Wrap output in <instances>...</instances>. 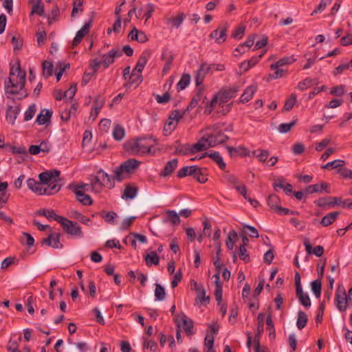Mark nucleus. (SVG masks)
Listing matches in <instances>:
<instances>
[{"mask_svg": "<svg viewBox=\"0 0 352 352\" xmlns=\"http://www.w3.org/2000/svg\"><path fill=\"white\" fill-rule=\"evenodd\" d=\"M26 72L22 70L19 61L16 65L11 66L9 77L4 82V90L7 98L10 95L19 96L18 100H21L28 96L27 91L25 89Z\"/></svg>", "mask_w": 352, "mask_h": 352, "instance_id": "f257e3e1", "label": "nucleus"}, {"mask_svg": "<svg viewBox=\"0 0 352 352\" xmlns=\"http://www.w3.org/2000/svg\"><path fill=\"white\" fill-rule=\"evenodd\" d=\"M60 174L59 170L54 169L43 172L38 175L41 182L43 184H47V187L43 189V195H54L60 190L62 184L59 178Z\"/></svg>", "mask_w": 352, "mask_h": 352, "instance_id": "f03ea898", "label": "nucleus"}, {"mask_svg": "<svg viewBox=\"0 0 352 352\" xmlns=\"http://www.w3.org/2000/svg\"><path fill=\"white\" fill-rule=\"evenodd\" d=\"M155 140L151 138H138L133 142H127L124 144V148L131 155L144 154L151 152Z\"/></svg>", "mask_w": 352, "mask_h": 352, "instance_id": "7ed1b4c3", "label": "nucleus"}, {"mask_svg": "<svg viewBox=\"0 0 352 352\" xmlns=\"http://www.w3.org/2000/svg\"><path fill=\"white\" fill-rule=\"evenodd\" d=\"M140 162L134 158H130L122 162L114 170V179L122 182L126 178L125 175L133 174L139 167Z\"/></svg>", "mask_w": 352, "mask_h": 352, "instance_id": "20e7f679", "label": "nucleus"}, {"mask_svg": "<svg viewBox=\"0 0 352 352\" xmlns=\"http://www.w3.org/2000/svg\"><path fill=\"white\" fill-rule=\"evenodd\" d=\"M89 184L76 185L70 184L68 188L71 190L76 195V199L84 206H90L93 204L91 197L85 194L83 191L85 187H88Z\"/></svg>", "mask_w": 352, "mask_h": 352, "instance_id": "39448f33", "label": "nucleus"}, {"mask_svg": "<svg viewBox=\"0 0 352 352\" xmlns=\"http://www.w3.org/2000/svg\"><path fill=\"white\" fill-rule=\"evenodd\" d=\"M59 223L67 234L72 236H82L83 233L81 230V227L78 223H74L66 217H63Z\"/></svg>", "mask_w": 352, "mask_h": 352, "instance_id": "423d86ee", "label": "nucleus"}, {"mask_svg": "<svg viewBox=\"0 0 352 352\" xmlns=\"http://www.w3.org/2000/svg\"><path fill=\"white\" fill-rule=\"evenodd\" d=\"M239 91L237 85L231 87L221 89L217 94L219 99V105L221 106L228 102L230 99L234 98Z\"/></svg>", "mask_w": 352, "mask_h": 352, "instance_id": "0eeeda50", "label": "nucleus"}, {"mask_svg": "<svg viewBox=\"0 0 352 352\" xmlns=\"http://www.w3.org/2000/svg\"><path fill=\"white\" fill-rule=\"evenodd\" d=\"M348 298L345 288L343 285H338L335 297V305L340 311H345L348 307Z\"/></svg>", "mask_w": 352, "mask_h": 352, "instance_id": "6e6552de", "label": "nucleus"}, {"mask_svg": "<svg viewBox=\"0 0 352 352\" xmlns=\"http://www.w3.org/2000/svg\"><path fill=\"white\" fill-rule=\"evenodd\" d=\"M229 139L228 136L226 135L221 131H216L209 134L206 138L209 147H214L217 144H222Z\"/></svg>", "mask_w": 352, "mask_h": 352, "instance_id": "1a4fd4ad", "label": "nucleus"}, {"mask_svg": "<svg viewBox=\"0 0 352 352\" xmlns=\"http://www.w3.org/2000/svg\"><path fill=\"white\" fill-rule=\"evenodd\" d=\"M206 100L207 98L204 94V89L199 87L197 90L196 94L192 97L190 104L184 111V113H186L187 111H189L190 109H192L196 107H200V106H199V102H201L202 104H205Z\"/></svg>", "mask_w": 352, "mask_h": 352, "instance_id": "9d476101", "label": "nucleus"}, {"mask_svg": "<svg viewBox=\"0 0 352 352\" xmlns=\"http://www.w3.org/2000/svg\"><path fill=\"white\" fill-rule=\"evenodd\" d=\"M324 191L326 193H330V184L325 182L320 184L309 185L305 188V195L313 193H322Z\"/></svg>", "mask_w": 352, "mask_h": 352, "instance_id": "9b49d317", "label": "nucleus"}, {"mask_svg": "<svg viewBox=\"0 0 352 352\" xmlns=\"http://www.w3.org/2000/svg\"><path fill=\"white\" fill-rule=\"evenodd\" d=\"M122 55V52L119 49L113 48L107 54H103L102 56V65L104 68H107L110 65L114 63L116 57Z\"/></svg>", "mask_w": 352, "mask_h": 352, "instance_id": "f8f14e48", "label": "nucleus"}, {"mask_svg": "<svg viewBox=\"0 0 352 352\" xmlns=\"http://www.w3.org/2000/svg\"><path fill=\"white\" fill-rule=\"evenodd\" d=\"M228 28V24L225 23L222 26L212 31L209 36L211 38H216V42L219 44L223 43L227 38Z\"/></svg>", "mask_w": 352, "mask_h": 352, "instance_id": "ddd939ff", "label": "nucleus"}, {"mask_svg": "<svg viewBox=\"0 0 352 352\" xmlns=\"http://www.w3.org/2000/svg\"><path fill=\"white\" fill-rule=\"evenodd\" d=\"M342 199L340 197H320L318 200L314 201V204L318 207H334L340 205Z\"/></svg>", "mask_w": 352, "mask_h": 352, "instance_id": "4468645a", "label": "nucleus"}, {"mask_svg": "<svg viewBox=\"0 0 352 352\" xmlns=\"http://www.w3.org/2000/svg\"><path fill=\"white\" fill-rule=\"evenodd\" d=\"M212 69L211 65H208L207 63H202L199 69L197 72L195 76V84L196 86L199 87L201 85L204 81V79L206 74L209 73V72Z\"/></svg>", "mask_w": 352, "mask_h": 352, "instance_id": "2eb2a0df", "label": "nucleus"}, {"mask_svg": "<svg viewBox=\"0 0 352 352\" xmlns=\"http://www.w3.org/2000/svg\"><path fill=\"white\" fill-rule=\"evenodd\" d=\"M60 234L59 233H51L48 237L43 239L42 243L54 248H60L63 245L60 242Z\"/></svg>", "mask_w": 352, "mask_h": 352, "instance_id": "dca6fc26", "label": "nucleus"}, {"mask_svg": "<svg viewBox=\"0 0 352 352\" xmlns=\"http://www.w3.org/2000/svg\"><path fill=\"white\" fill-rule=\"evenodd\" d=\"M151 56V52L149 50H144L141 56H140L138 63L133 69L135 71H137L138 73H142L144 67L146 65L148 59Z\"/></svg>", "mask_w": 352, "mask_h": 352, "instance_id": "f3484780", "label": "nucleus"}, {"mask_svg": "<svg viewBox=\"0 0 352 352\" xmlns=\"http://www.w3.org/2000/svg\"><path fill=\"white\" fill-rule=\"evenodd\" d=\"M177 159H173L166 162L163 170L160 173L159 175L161 177H166L170 176L177 167Z\"/></svg>", "mask_w": 352, "mask_h": 352, "instance_id": "a211bd4d", "label": "nucleus"}, {"mask_svg": "<svg viewBox=\"0 0 352 352\" xmlns=\"http://www.w3.org/2000/svg\"><path fill=\"white\" fill-rule=\"evenodd\" d=\"M304 245L308 254H315L316 256L320 257L324 253V248L322 245H317L313 248L308 239H305Z\"/></svg>", "mask_w": 352, "mask_h": 352, "instance_id": "6ab92c4d", "label": "nucleus"}, {"mask_svg": "<svg viewBox=\"0 0 352 352\" xmlns=\"http://www.w3.org/2000/svg\"><path fill=\"white\" fill-rule=\"evenodd\" d=\"M90 25H91V21L85 23L82 26V28L77 32L76 36L74 37L73 42H72L73 47L77 46L82 41L85 35L89 32Z\"/></svg>", "mask_w": 352, "mask_h": 352, "instance_id": "aec40b11", "label": "nucleus"}, {"mask_svg": "<svg viewBox=\"0 0 352 352\" xmlns=\"http://www.w3.org/2000/svg\"><path fill=\"white\" fill-rule=\"evenodd\" d=\"M206 156L209 157L214 162H215L218 164L220 169L224 170L226 168V164L223 162V160L219 152L214 151L213 153H205L199 157V159H202Z\"/></svg>", "mask_w": 352, "mask_h": 352, "instance_id": "412c9836", "label": "nucleus"}, {"mask_svg": "<svg viewBox=\"0 0 352 352\" xmlns=\"http://www.w3.org/2000/svg\"><path fill=\"white\" fill-rule=\"evenodd\" d=\"M20 107L19 106L16 107H9L7 109L6 119L7 122L13 125L15 122V120L20 113Z\"/></svg>", "mask_w": 352, "mask_h": 352, "instance_id": "4be33fe9", "label": "nucleus"}, {"mask_svg": "<svg viewBox=\"0 0 352 352\" xmlns=\"http://www.w3.org/2000/svg\"><path fill=\"white\" fill-rule=\"evenodd\" d=\"M258 87L256 85H251L248 86L244 91L243 94L240 98V102L245 103L249 102L253 97L255 92L257 91Z\"/></svg>", "mask_w": 352, "mask_h": 352, "instance_id": "5701e85b", "label": "nucleus"}, {"mask_svg": "<svg viewBox=\"0 0 352 352\" xmlns=\"http://www.w3.org/2000/svg\"><path fill=\"white\" fill-rule=\"evenodd\" d=\"M98 174H100L102 185L111 188L114 187V175L111 176L107 173L104 172L102 169L98 170Z\"/></svg>", "mask_w": 352, "mask_h": 352, "instance_id": "b1692460", "label": "nucleus"}, {"mask_svg": "<svg viewBox=\"0 0 352 352\" xmlns=\"http://www.w3.org/2000/svg\"><path fill=\"white\" fill-rule=\"evenodd\" d=\"M90 185L92 190L95 192L98 193L101 192L104 186L102 185L100 174L97 173L96 175L90 176Z\"/></svg>", "mask_w": 352, "mask_h": 352, "instance_id": "393cba45", "label": "nucleus"}, {"mask_svg": "<svg viewBox=\"0 0 352 352\" xmlns=\"http://www.w3.org/2000/svg\"><path fill=\"white\" fill-rule=\"evenodd\" d=\"M138 192V188L131 185V184H128L126 185L125 188L124 190V192L122 195V199H132L136 197Z\"/></svg>", "mask_w": 352, "mask_h": 352, "instance_id": "a878e982", "label": "nucleus"}, {"mask_svg": "<svg viewBox=\"0 0 352 352\" xmlns=\"http://www.w3.org/2000/svg\"><path fill=\"white\" fill-rule=\"evenodd\" d=\"M340 214V212L333 211L331 212L324 217H323L320 221V224L324 227H327L333 223L338 219Z\"/></svg>", "mask_w": 352, "mask_h": 352, "instance_id": "bb28decb", "label": "nucleus"}, {"mask_svg": "<svg viewBox=\"0 0 352 352\" xmlns=\"http://www.w3.org/2000/svg\"><path fill=\"white\" fill-rule=\"evenodd\" d=\"M42 183L40 182H37L34 178H29L27 180V185L29 189H30L34 192L41 195H43V188L41 186Z\"/></svg>", "mask_w": 352, "mask_h": 352, "instance_id": "cd10ccee", "label": "nucleus"}, {"mask_svg": "<svg viewBox=\"0 0 352 352\" xmlns=\"http://www.w3.org/2000/svg\"><path fill=\"white\" fill-rule=\"evenodd\" d=\"M175 154L178 155H186L191 153L192 148L188 144H182L179 141L175 142Z\"/></svg>", "mask_w": 352, "mask_h": 352, "instance_id": "c85d7f7f", "label": "nucleus"}, {"mask_svg": "<svg viewBox=\"0 0 352 352\" xmlns=\"http://www.w3.org/2000/svg\"><path fill=\"white\" fill-rule=\"evenodd\" d=\"M52 116V111H50L47 109H43L37 116L36 122L40 125L47 124L48 122H50Z\"/></svg>", "mask_w": 352, "mask_h": 352, "instance_id": "c756f323", "label": "nucleus"}, {"mask_svg": "<svg viewBox=\"0 0 352 352\" xmlns=\"http://www.w3.org/2000/svg\"><path fill=\"white\" fill-rule=\"evenodd\" d=\"M182 328L187 335L191 336L193 334V321L188 318L186 316H182Z\"/></svg>", "mask_w": 352, "mask_h": 352, "instance_id": "7c9ffc66", "label": "nucleus"}, {"mask_svg": "<svg viewBox=\"0 0 352 352\" xmlns=\"http://www.w3.org/2000/svg\"><path fill=\"white\" fill-rule=\"evenodd\" d=\"M296 296L298 298L301 305L305 307L311 306V300L309 296L303 292L302 288L296 289Z\"/></svg>", "mask_w": 352, "mask_h": 352, "instance_id": "2f4dec72", "label": "nucleus"}, {"mask_svg": "<svg viewBox=\"0 0 352 352\" xmlns=\"http://www.w3.org/2000/svg\"><path fill=\"white\" fill-rule=\"evenodd\" d=\"M196 293H197V297L195 298V300H196L197 303H198V302L208 303L209 302L210 297L206 295V291H205L204 286L201 285L200 287H197Z\"/></svg>", "mask_w": 352, "mask_h": 352, "instance_id": "473e14b6", "label": "nucleus"}, {"mask_svg": "<svg viewBox=\"0 0 352 352\" xmlns=\"http://www.w3.org/2000/svg\"><path fill=\"white\" fill-rule=\"evenodd\" d=\"M37 213L38 214L44 216L47 219H53L58 223L60 221V219L63 217V216L57 214L54 210H47L45 209L39 210L37 211Z\"/></svg>", "mask_w": 352, "mask_h": 352, "instance_id": "72a5a7b5", "label": "nucleus"}, {"mask_svg": "<svg viewBox=\"0 0 352 352\" xmlns=\"http://www.w3.org/2000/svg\"><path fill=\"white\" fill-rule=\"evenodd\" d=\"M237 240H238V236H237L236 231H234V230L230 231L227 236V239L226 241V244L227 248L230 250H232Z\"/></svg>", "mask_w": 352, "mask_h": 352, "instance_id": "f704fd0d", "label": "nucleus"}, {"mask_svg": "<svg viewBox=\"0 0 352 352\" xmlns=\"http://www.w3.org/2000/svg\"><path fill=\"white\" fill-rule=\"evenodd\" d=\"M296 60L295 58L292 57H284L283 58H280L276 63L272 64L270 65L271 69H277V67H280L286 65H289L294 63Z\"/></svg>", "mask_w": 352, "mask_h": 352, "instance_id": "c9c22d12", "label": "nucleus"}, {"mask_svg": "<svg viewBox=\"0 0 352 352\" xmlns=\"http://www.w3.org/2000/svg\"><path fill=\"white\" fill-rule=\"evenodd\" d=\"M142 81V76L141 73H138L137 71L133 69L131 76H129V82L125 85V87H131L133 84H139Z\"/></svg>", "mask_w": 352, "mask_h": 352, "instance_id": "e433bc0d", "label": "nucleus"}, {"mask_svg": "<svg viewBox=\"0 0 352 352\" xmlns=\"http://www.w3.org/2000/svg\"><path fill=\"white\" fill-rule=\"evenodd\" d=\"M307 321L308 318L306 313L302 311H299L298 312V318L296 322L298 328L300 330L302 329L307 325Z\"/></svg>", "mask_w": 352, "mask_h": 352, "instance_id": "4c0bfd02", "label": "nucleus"}, {"mask_svg": "<svg viewBox=\"0 0 352 352\" xmlns=\"http://www.w3.org/2000/svg\"><path fill=\"white\" fill-rule=\"evenodd\" d=\"M280 200L276 195H270L267 199L268 206L275 212L277 211V208H279Z\"/></svg>", "mask_w": 352, "mask_h": 352, "instance_id": "58836bf2", "label": "nucleus"}, {"mask_svg": "<svg viewBox=\"0 0 352 352\" xmlns=\"http://www.w3.org/2000/svg\"><path fill=\"white\" fill-rule=\"evenodd\" d=\"M31 14H37L38 16H43L44 14V6L41 3V0H36V2L33 3Z\"/></svg>", "mask_w": 352, "mask_h": 352, "instance_id": "ea45409f", "label": "nucleus"}, {"mask_svg": "<svg viewBox=\"0 0 352 352\" xmlns=\"http://www.w3.org/2000/svg\"><path fill=\"white\" fill-rule=\"evenodd\" d=\"M146 264L150 266L151 265H158L160 262V257L155 252H151L145 256Z\"/></svg>", "mask_w": 352, "mask_h": 352, "instance_id": "a19ab883", "label": "nucleus"}, {"mask_svg": "<svg viewBox=\"0 0 352 352\" xmlns=\"http://www.w3.org/2000/svg\"><path fill=\"white\" fill-rule=\"evenodd\" d=\"M190 81V76L188 74H184L177 85V91H179L184 89L189 85Z\"/></svg>", "mask_w": 352, "mask_h": 352, "instance_id": "79ce46f5", "label": "nucleus"}, {"mask_svg": "<svg viewBox=\"0 0 352 352\" xmlns=\"http://www.w3.org/2000/svg\"><path fill=\"white\" fill-rule=\"evenodd\" d=\"M229 155L231 157H236L238 153H241V155H247L246 152L248 149L244 146H239L238 148L232 147V146H226Z\"/></svg>", "mask_w": 352, "mask_h": 352, "instance_id": "37998d69", "label": "nucleus"}, {"mask_svg": "<svg viewBox=\"0 0 352 352\" xmlns=\"http://www.w3.org/2000/svg\"><path fill=\"white\" fill-rule=\"evenodd\" d=\"M195 166H184L177 173L179 178H183L186 176H192L194 173Z\"/></svg>", "mask_w": 352, "mask_h": 352, "instance_id": "c03bdc74", "label": "nucleus"}, {"mask_svg": "<svg viewBox=\"0 0 352 352\" xmlns=\"http://www.w3.org/2000/svg\"><path fill=\"white\" fill-rule=\"evenodd\" d=\"M166 214L167 216L166 221L171 222V223L174 226L179 224L180 218L175 210H167Z\"/></svg>", "mask_w": 352, "mask_h": 352, "instance_id": "a18cd8bd", "label": "nucleus"}, {"mask_svg": "<svg viewBox=\"0 0 352 352\" xmlns=\"http://www.w3.org/2000/svg\"><path fill=\"white\" fill-rule=\"evenodd\" d=\"M43 74L45 78L51 76L53 74L54 65L52 63L45 60L43 64Z\"/></svg>", "mask_w": 352, "mask_h": 352, "instance_id": "49530a36", "label": "nucleus"}, {"mask_svg": "<svg viewBox=\"0 0 352 352\" xmlns=\"http://www.w3.org/2000/svg\"><path fill=\"white\" fill-rule=\"evenodd\" d=\"M206 139L202 138L198 142L193 144L192 146H190V148H192L191 153L194 154L199 151H203L207 148V146L206 145V141H205Z\"/></svg>", "mask_w": 352, "mask_h": 352, "instance_id": "de8ad7c7", "label": "nucleus"}, {"mask_svg": "<svg viewBox=\"0 0 352 352\" xmlns=\"http://www.w3.org/2000/svg\"><path fill=\"white\" fill-rule=\"evenodd\" d=\"M155 300L162 301L165 299L166 292L164 288L160 284H155Z\"/></svg>", "mask_w": 352, "mask_h": 352, "instance_id": "09e8293b", "label": "nucleus"}, {"mask_svg": "<svg viewBox=\"0 0 352 352\" xmlns=\"http://www.w3.org/2000/svg\"><path fill=\"white\" fill-rule=\"evenodd\" d=\"M184 19V14L180 13L177 16L168 18L166 20H167V23H171L173 27L179 28L180 26V25L183 23Z\"/></svg>", "mask_w": 352, "mask_h": 352, "instance_id": "8fccbe9b", "label": "nucleus"}, {"mask_svg": "<svg viewBox=\"0 0 352 352\" xmlns=\"http://www.w3.org/2000/svg\"><path fill=\"white\" fill-rule=\"evenodd\" d=\"M311 289H312L314 294H315L316 297L318 298H320V294H321V286H322V283H321L320 278H318V279L314 280L311 283Z\"/></svg>", "mask_w": 352, "mask_h": 352, "instance_id": "3c124183", "label": "nucleus"}, {"mask_svg": "<svg viewBox=\"0 0 352 352\" xmlns=\"http://www.w3.org/2000/svg\"><path fill=\"white\" fill-rule=\"evenodd\" d=\"M266 324L267 325V330L269 331L270 338L272 340L275 339L276 333H275V328L272 319L271 314H269L266 319Z\"/></svg>", "mask_w": 352, "mask_h": 352, "instance_id": "603ef678", "label": "nucleus"}, {"mask_svg": "<svg viewBox=\"0 0 352 352\" xmlns=\"http://www.w3.org/2000/svg\"><path fill=\"white\" fill-rule=\"evenodd\" d=\"M124 129L122 126L117 125L114 127L113 131V136L115 140L118 141L122 140L124 137Z\"/></svg>", "mask_w": 352, "mask_h": 352, "instance_id": "864d4df0", "label": "nucleus"}, {"mask_svg": "<svg viewBox=\"0 0 352 352\" xmlns=\"http://www.w3.org/2000/svg\"><path fill=\"white\" fill-rule=\"evenodd\" d=\"M100 216L106 222L113 224L114 219L118 217V214L113 211L108 212H102L100 213Z\"/></svg>", "mask_w": 352, "mask_h": 352, "instance_id": "5fc2aeb1", "label": "nucleus"}, {"mask_svg": "<svg viewBox=\"0 0 352 352\" xmlns=\"http://www.w3.org/2000/svg\"><path fill=\"white\" fill-rule=\"evenodd\" d=\"M296 102V95L295 94H291L289 98L286 100L283 111H290L294 106Z\"/></svg>", "mask_w": 352, "mask_h": 352, "instance_id": "6e6d98bb", "label": "nucleus"}, {"mask_svg": "<svg viewBox=\"0 0 352 352\" xmlns=\"http://www.w3.org/2000/svg\"><path fill=\"white\" fill-rule=\"evenodd\" d=\"M239 256L241 260H243L245 263L250 261V257L247 252L246 248L244 245H240L239 248Z\"/></svg>", "mask_w": 352, "mask_h": 352, "instance_id": "4d7b16f0", "label": "nucleus"}, {"mask_svg": "<svg viewBox=\"0 0 352 352\" xmlns=\"http://www.w3.org/2000/svg\"><path fill=\"white\" fill-rule=\"evenodd\" d=\"M11 43L13 45L14 50H20L23 47V38L19 36H13L11 39Z\"/></svg>", "mask_w": 352, "mask_h": 352, "instance_id": "13d9d810", "label": "nucleus"}, {"mask_svg": "<svg viewBox=\"0 0 352 352\" xmlns=\"http://www.w3.org/2000/svg\"><path fill=\"white\" fill-rule=\"evenodd\" d=\"M345 162L344 160H336L330 162H328L324 166H322V168H338L342 167L344 165Z\"/></svg>", "mask_w": 352, "mask_h": 352, "instance_id": "bf43d9fd", "label": "nucleus"}, {"mask_svg": "<svg viewBox=\"0 0 352 352\" xmlns=\"http://www.w3.org/2000/svg\"><path fill=\"white\" fill-rule=\"evenodd\" d=\"M177 123L171 120H168L164 126V132L166 135L170 134L175 129Z\"/></svg>", "mask_w": 352, "mask_h": 352, "instance_id": "052dcab7", "label": "nucleus"}, {"mask_svg": "<svg viewBox=\"0 0 352 352\" xmlns=\"http://www.w3.org/2000/svg\"><path fill=\"white\" fill-rule=\"evenodd\" d=\"M245 30V26L244 25H239L234 31L232 32L231 36L234 38L240 39L243 37Z\"/></svg>", "mask_w": 352, "mask_h": 352, "instance_id": "680f3d73", "label": "nucleus"}, {"mask_svg": "<svg viewBox=\"0 0 352 352\" xmlns=\"http://www.w3.org/2000/svg\"><path fill=\"white\" fill-rule=\"evenodd\" d=\"M22 236L25 238L26 241L25 242L23 241V238L21 237V243L24 245H27L28 247H32L34 244V239L33 236L27 232H23Z\"/></svg>", "mask_w": 352, "mask_h": 352, "instance_id": "e2e57ef3", "label": "nucleus"}, {"mask_svg": "<svg viewBox=\"0 0 352 352\" xmlns=\"http://www.w3.org/2000/svg\"><path fill=\"white\" fill-rule=\"evenodd\" d=\"M344 92H345V86L341 85L333 87L331 89L330 94L335 96L339 97V96H342V95H344Z\"/></svg>", "mask_w": 352, "mask_h": 352, "instance_id": "0e129e2a", "label": "nucleus"}, {"mask_svg": "<svg viewBox=\"0 0 352 352\" xmlns=\"http://www.w3.org/2000/svg\"><path fill=\"white\" fill-rule=\"evenodd\" d=\"M76 92V85H72L70 87L67 89L64 94H63V98L65 100L69 99V100H72L74 96H75V94Z\"/></svg>", "mask_w": 352, "mask_h": 352, "instance_id": "69168bd1", "label": "nucleus"}, {"mask_svg": "<svg viewBox=\"0 0 352 352\" xmlns=\"http://www.w3.org/2000/svg\"><path fill=\"white\" fill-rule=\"evenodd\" d=\"M36 113V106L34 104H31L28 110L25 112V121L30 120L34 116Z\"/></svg>", "mask_w": 352, "mask_h": 352, "instance_id": "338daca9", "label": "nucleus"}, {"mask_svg": "<svg viewBox=\"0 0 352 352\" xmlns=\"http://www.w3.org/2000/svg\"><path fill=\"white\" fill-rule=\"evenodd\" d=\"M295 124H296V121L295 120L291 122L290 123H283V124H280L278 126V130L282 133H286L289 132L291 130L292 127L294 125H295Z\"/></svg>", "mask_w": 352, "mask_h": 352, "instance_id": "774afa93", "label": "nucleus"}]
</instances>
